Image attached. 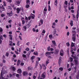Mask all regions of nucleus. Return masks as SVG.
<instances>
[{
    "label": "nucleus",
    "mask_w": 79,
    "mask_h": 79,
    "mask_svg": "<svg viewBox=\"0 0 79 79\" xmlns=\"http://www.w3.org/2000/svg\"><path fill=\"white\" fill-rule=\"evenodd\" d=\"M71 47H74V43H73V42H71Z\"/></svg>",
    "instance_id": "obj_32"
},
{
    "label": "nucleus",
    "mask_w": 79,
    "mask_h": 79,
    "mask_svg": "<svg viewBox=\"0 0 79 79\" xmlns=\"http://www.w3.org/2000/svg\"><path fill=\"white\" fill-rule=\"evenodd\" d=\"M72 57H73V59H76V58L77 57L76 56H74L73 55H72Z\"/></svg>",
    "instance_id": "obj_40"
},
{
    "label": "nucleus",
    "mask_w": 79,
    "mask_h": 79,
    "mask_svg": "<svg viewBox=\"0 0 79 79\" xmlns=\"http://www.w3.org/2000/svg\"><path fill=\"white\" fill-rule=\"evenodd\" d=\"M44 11H46V12H47V7H45L44 8Z\"/></svg>",
    "instance_id": "obj_41"
},
{
    "label": "nucleus",
    "mask_w": 79,
    "mask_h": 79,
    "mask_svg": "<svg viewBox=\"0 0 79 79\" xmlns=\"http://www.w3.org/2000/svg\"><path fill=\"white\" fill-rule=\"evenodd\" d=\"M49 37L50 39H53V36L52 35H49Z\"/></svg>",
    "instance_id": "obj_29"
},
{
    "label": "nucleus",
    "mask_w": 79,
    "mask_h": 79,
    "mask_svg": "<svg viewBox=\"0 0 79 79\" xmlns=\"http://www.w3.org/2000/svg\"><path fill=\"white\" fill-rule=\"evenodd\" d=\"M70 60L71 62H73V58L72 57H70Z\"/></svg>",
    "instance_id": "obj_39"
},
{
    "label": "nucleus",
    "mask_w": 79,
    "mask_h": 79,
    "mask_svg": "<svg viewBox=\"0 0 79 79\" xmlns=\"http://www.w3.org/2000/svg\"><path fill=\"white\" fill-rule=\"evenodd\" d=\"M53 33L54 35H55V34L56 33V29L55 28L54 29Z\"/></svg>",
    "instance_id": "obj_21"
},
{
    "label": "nucleus",
    "mask_w": 79,
    "mask_h": 79,
    "mask_svg": "<svg viewBox=\"0 0 79 79\" xmlns=\"http://www.w3.org/2000/svg\"><path fill=\"white\" fill-rule=\"evenodd\" d=\"M67 35H68V36H69V31H68L67 33Z\"/></svg>",
    "instance_id": "obj_56"
},
{
    "label": "nucleus",
    "mask_w": 79,
    "mask_h": 79,
    "mask_svg": "<svg viewBox=\"0 0 79 79\" xmlns=\"http://www.w3.org/2000/svg\"><path fill=\"white\" fill-rule=\"evenodd\" d=\"M30 17L31 19H34V18L35 17V15L31 14L30 15Z\"/></svg>",
    "instance_id": "obj_8"
},
{
    "label": "nucleus",
    "mask_w": 79,
    "mask_h": 79,
    "mask_svg": "<svg viewBox=\"0 0 79 79\" xmlns=\"http://www.w3.org/2000/svg\"><path fill=\"white\" fill-rule=\"evenodd\" d=\"M22 24H25V21L24 20H22Z\"/></svg>",
    "instance_id": "obj_51"
},
{
    "label": "nucleus",
    "mask_w": 79,
    "mask_h": 79,
    "mask_svg": "<svg viewBox=\"0 0 79 79\" xmlns=\"http://www.w3.org/2000/svg\"><path fill=\"white\" fill-rule=\"evenodd\" d=\"M29 6H30L29 5H26V8H29Z\"/></svg>",
    "instance_id": "obj_55"
},
{
    "label": "nucleus",
    "mask_w": 79,
    "mask_h": 79,
    "mask_svg": "<svg viewBox=\"0 0 79 79\" xmlns=\"http://www.w3.org/2000/svg\"><path fill=\"white\" fill-rule=\"evenodd\" d=\"M74 61L76 65H77V64H78V61L77 60V59H75V60Z\"/></svg>",
    "instance_id": "obj_24"
},
{
    "label": "nucleus",
    "mask_w": 79,
    "mask_h": 79,
    "mask_svg": "<svg viewBox=\"0 0 79 79\" xmlns=\"http://www.w3.org/2000/svg\"><path fill=\"white\" fill-rule=\"evenodd\" d=\"M21 66H23L24 65V63L22 62L20 64Z\"/></svg>",
    "instance_id": "obj_61"
},
{
    "label": "nucleus",
    "mask_w": 79,
    "mask_h": 79,
    "mask_svg": "<svg viewBox=\"0 0 79 79\" xmlns=\"http://www.w3.org/2000/svg\"><path fill=\"white\" fill-rule=\"evenodd\" d=\"M3 37L5 38H6V37H7V36H6V35L4 34L3 35Z\"/></svg>",
    "instance_id": "obj_43"
},
{
    "label": "nucleus",
    "mask_w": 79,
    "mask_h": 79,
    "mask_svg": "<svg viewBox=\"0 0 79 79\" xmlns=\"http://www.w3.org/2000/svg\"><path fill=\"white\" fill-rule=\"evenodd\" d=\"M50 55V52H47L45 53V55L46 56H48V55Z\"/></svg>",
    "instance_id": "obj_18"
},
{
    "label": "nucleus",
    "mask_w": 79,
    "mask_h": 79,
    "mask_svg": "<svg viewBox=\"0 0 79 79\" xmlns=\"http://www.w3.org/2000/svg\"><path fill=\"white\" fill-rule=\"evenodd\" d=\"M40 23H41V24H43V23H44V21H43V20H40Z\"/></svg>",
    "instance_id": "obj_53"
},
{
    "label": "nucleus",
    "mask_w": 79,
    "mask_h": 79,
    "mask_svg": "<svg viewBox=\"0 0 79 79\" xmlns=\"http://www.w3.org/2000/svg\"><path fill=\"white\" fill-rule=\"evenodd\" d=\"M11 22H12V20H10L8 21V23H10V24H11Z\"/></svg>",
    "instance_id": "obj_45"
},
{
    "label": "nucleus",
    "mask_w": 79,
    "mask_h": 79,
    "mask_svg": "<svg viewBox=\"0 0 79 79\" xmlns=\"http://www.w3.org/2000/svg\"><path fill=\"white\" fill-rule=\"evenodd\" d=\"M16 3H17V4H20V2L19 1H16Z\"/></svg>",
    "instance_id": "obj_59"
},
{
    "label": "nucleus",
    "mask_w": 79,
    "mask_h": 79,
    "mask_svg": "<svg viewBox=\"0 0 79 79\" xmlns=\"http://www.w3.org/2000/svg\"><path fill=\"white\" fill-rule=\"evenodd\" d=\"M16 12L18 14L19 13V12L20 11V9L19 8H17L16 9Z\"/></svg>",
    "instance_id": "obj_13"
},
{
    "label": "nucleus",
    "mask_w": 79,
    "mask_h": 79,
    "mask_svg": "<svg viewBox=\"0 0 79 79\" xmlns=\"http://www.w3.org/2000/svg\"><path fill=\"white\" fill-rule=\"evenodd\" d=\"M23 27L24 29H25V30H26V29H27V27H26V26Z\"/></svg>",
    "instance_id": "obj_62"
},
{
    "label": "nucleus",
    "mask_w": 79,
    "mask_h": 79,
    "mask_svg": "<svg viewBox=\"0 0 79 79\" xmlns=\"http://www.w3.org/2000/svg\"><path fill=\"white\" fill-rule=\"evenodd\" d=\"M5 16V14H2L1 15V17H3Z\"/></svg>",
    "instance_id": "obj_47"
},
{
    "label": "nucleus",
    "mask_w": 79,
    "mask_h": 79,
    "mask_svg": "<svg viewBox=\"0 0 79 79\" xmlns=\"http://www.w3.org/2000/svg\"><path fill=\"white\" fill-rule=\"evenodd\" d=\"M20 9L21 10H22V11L23 12V13H24V8L22 7H20Z\"/></svg>",
    "instance_id": "obj_28"
},
{
    "label": "nucleus",
    "mask_w": 79,
    "mask_h": 79,
    "mask_svg": "<svg viewBox=\"0 0 79 79\" xmlns=\"http://www.w3.org/2000/svg\"><path fill=\"white\" fill-rule=\"evenodd\" d=\"M37 58L38 59V61L40 60V57H38Z\"/></svg>",
    "instance_id": "obj_54"
},
{
    "label": "nucleus",
    "mask_w": 79,
    "mask_h": 79,
    "mask_svg": "<svg viewBox=\"0 0 79 79\" xmlns=\"http://www.w3.org/2000/svg\"><path fill=\"white\" fill-rule=\"evenodd\" d=\"M4 40V39L3 38V36L2 35L0 36V44L2 43V40Z\"/></svg>",
    "instance_id": "obj_3"
},
{
    "label": "nucleus",
    "mask_w": 79,
    "mask_h": 79,
    "mask_svg": "<svg viewBox=\"0 0 79 79\" xmlns=\"http://www.w3.org/2000/svg\"><path fill=\"white\" fill-rule=\"evenodd\" d=\"M33 79H36V77H35V76H33Z\"/></svg>",
    "instance_id": "obj_63"
},
{
    "label": "nucleus",
    "mask_w": 79,
    "mask_h": 79,
    "mask_svg": "<svg viewBox=\"0 0 79 79\" xmlns=\"http://www.w3.org/2000/svg\"><path fill=\"white\" fill-rule=\"evenodd\" d=\"M19 41H17V44L18 46H19Z\"/></svg>",
    "instance_id": "obj_49"
},
{
    "label": "nucleus",
    "mask_w": 79,
    "mask_h": 79,
    "mask_svg": "<svg viewBox=\"0 0 79 79\" xmlns=\"http://www.w3.org/2000/svg\"><path fill=\"white\" fill-rule=\"evenodd\" d=\"M9 56V53L8 52H7L6 53L5 56Z\"/></svg>",
    "instance_id": "obj_34"
},
{
    "label": "nucleus",
    "mask_w": 79,
    "mask_h": 79,
    "mask_svg": "<svg viewBox=\"0 0 79 79\" xmlns=\"http://www.w3.org/2000/svg\"><path fill=\"white\" fill-rule=\"evenodd\" d=\"M3 3H4V4H3L4 6H6V4L5 3V2H4Z\"/></svg>",
    "instance_id": "obj_57"
},
{
    "label": "nucleus",
    "mask_w": 79,
    "mask_h": 79,
    "mask_svg": "<svg viewBox=\"0 0 79 79\" xmlns=\"http://www.w3.org/2000/svg\"><path fill=\"white\" fill-rule=\"evenodd\" d=\"M59 69L61 71H62L63 70V67H60L59 68Z\"/></svg>",
    "instance_id": "obj_36"
},
{
    "label": "nucleus",
    "mask_w": 79,
    "mask_h": 79,
    "mask_svg": "<svg viewBox=\"0 0 79 79\" xmlns=\"http://www.w3.org/2000/svg\"><path fill=\"white\" fill-rule=\"evenodd\" d=\"M50 10H51V7L49 5H48V11H50Z\"/></svg>",
    "instance_id": "obj_27"
},
{
    "label": "nucleus",
    "mask_w": 79,
    "mask_h": 79,
    "mask_svg": "<svg viewBox=\"0 0 79 79\" xmlns=\"http://www.w3.org/2000/svg\"><path fill=\"white\" fill-rule=\"evenodd\" d=\"M61 57H60L59 58V62H58V63L59 64L60 66L61 65Z\"/></svg>",
    "instance_id": "obj_12"
},
{
    "label": "nucleus",
    "mask_w": 79,
    "mask_h": 79,
    "mask_svg": "<svg viewBox=\"0 0 79 79\" xmlns=\"http://www.w3.org/2000/svg\"><path fill=\"white\" fill-rule=\"evenodd\" d=\"M64 51L63 49H61L60 52V53H63Z\"/></svg>",
    "instance_id": "obj_50"
},
{
    "label": "nucleus",
    "mask_w": 79,
    "mask_h": 79,
    "mask_svg": "<svg viewBox=\"0 0 79 79\" xmlns=\"http://www.w3.org/2000/svg\"><path fill=\"white\" fill-rule=\"evenodd\" d=\"M30 23H28L27 24L25 25V26H26V27H27V28H29V27H30V26H31V25H30Z\"/></svg>",
    "instance_id": "obj_23"
},
{
    "label": "nucleus",
    "mask_w": 79,
    "mask_h": 79,
    "mask_svg": "<svg viewBox=\"0 0 79 79\" xmlns=\"http://www.w3.org/2000/svg\"><path fill=\"white\" fill-rule=\"evenodd\" d=\"M12 69L13 71L15 72L16 71V68H15V67H12Z\"/></svg>",
    "instance_id": "obj_31"
},
{
    "label": "nucleus",
    "mask_w": 79,
    "mask_h": 79,
    "mask_svg": "<svg viewBox=\"0 0 79 79\" xmlns=\"http://www.w3.org/2000/svg\"><path fill=\"white\" fill-rule=\"evenodd\" d=\"M25 50H26V51H29V48H27L25 49Z\"/></svg>",
    "instance_id": "obj_46"
},
{
    "label": "nucleus",
    "mask_w": 79,
    "mask_h": 79,
    "mask_svg": "<svg viewBox=\"0 0 79 79\" xmlns=\"http://www.w3.org/2000/svg\"><path fill=\"white\" fill-rule=\"evenodd\" d=\"M50 46H49L48 47L47 49H48V51H50Z\"/></svg>",
    "instance_id": "obj_42"
},
{
    "label": "nucleus",
    "mask_w": 79,
    "mask_h": 79,
    "mask_svg": "<svg viewBox=\"0 0 79 79\" xmlns=\"http://www.w3.org/2000/svg\"><path fill=\"white\" fill-rule=\"evenodd\" d=\"M79 10H78L77 11V14L76 15L77 21H78V18H79Z\"/></svg>",
    "instance_id": "obj_4"
},
{
    "label": "nucleus",
    "mask_w": 79,
    "mask_h": 79,
    "mask_svg": "<svg viewBox=\"0 0 79 79\" xmlns=\"http://www.w3.org/2000/svg\"><path fill=\"white\" fill-rule=\"evenodd\" d=\"M47 76V73L46 72H44L41 75V78L40 79H45Z\"/></svg>",
    "instance_id": "obj_1"
},
{
    "label": "nucleus",
    "mask_w": 79,
    "mask_h": 79,
    "mask_svg": "<svg viewBox=\"0 0 79 79\" xmlns=\"http://www.w3.org/2000/svg\"><path fill=\"white\" fill-rule=\"evenodd\" d=\"M43 66L44 69H45V70L46 69V67L45 66V65L44 64H43L42 65Z\"/></svg>",
    "instance_id": "obj_38"
},
{
    "label": "nucleus",
    "mask_w": 79,
    "mask_h": 79,
    "mask_svg": "<svg viewBox=\"0 0 79 79\" xmlns=\"http://www.w3.org/2000/svg\"><path fill=\"white\" fill-rule=\"evenodd\" d=\"M23 57L24 58H26V55L25 54H23L22 55Z\"/></svg>",
    "instance_id": "obj_44"
},
{
    "label": "nucleus",
    "mask_w": 79,
    "mask_h": 79,
    "mask_svg": "<svg viewBox=\"0 0 79 79\" xmlns=\"http://www.w3.org/2000/svg\"><path fill=\"white\" fill-rule=\"evenodd\" d=\"M27 69L29 71L31 70L32 71V70H33V68L32 67H31V66H29L27 68Z\"/></svg>",
    "instance_id": "obj_14"
},
{
    "label": "nucleus",
    "mask_w": 79,
    "mask_h": 79,
    "mask_svg": "<svg viewBox=\"0 0 79 79\" xmlns=\"http://www.w3.org/2000/svg\"><path fill=\"white\" fill-rule=\"evenodd\" d=\"M3 74H2V70L1 71V77H3Z\"/></svg>",
    "instance_id": "obj_52"
},
{
    "label": "nucleus",
    "mask_w": 79,
    "mask_h": 79,
    "mask_svg": "<svg viewBox=\"0 0 79 79\" xmlns=\"http://www.w3.org/2000/svg\"><path fill=\"white\" fill-rule=\"evenodd\" d=\"M28 74V73H27V72L24 71L23 72V76H26V75H27Z\"/></svg>",
    "instance_id": "obj_20"
},
{
    "label": "nucleus",
    "mask_w": 79,
    "mask_h": 79,
    "mask_svg": "<svg viewBox=\"0 0 79 79\" xmlns=\"http://www.w3.org/2000/svg\"><path fill=\"white\" fill-rule=\"evenodd\" d=\"M35 57L34 56H32L31 58V60H34V59H35Z\"/></svg>",
    "instance_id": "obj_33"
},
{
    "label": "nucleus",
    "mask_w": 79,
    "mask_h": 79,
    "mask_svg": "<svg viewBox=\"0 0 79 79\" xmlns=\"http://www.w3.org/2000/svg\"><path fill=\"white\" fill-rule=\"evenodd\" d=\"M2 6H0V13H2V11H5V7L3 5H2Z\"/></svg>",
    "instance_id": "obj_2"
},
{
    "label": "nucleus",
    "mask_w": 79,
    "mask_h": 79,
    "mask_svg": "<svg viewBox=\"0 0 79 79\" xmlns=\"http://www.w3.org/2000/svg\"><path fill=\"white\" fill-rule=\"evenodd\" d=\"M34 54L36 56H37L38 55V52L37 51H35L34 52Z\"/></svg>",
    "instance_id": "obj_26"
},
{
    "label": "nucleus",
    "mask_w": 79,
    "mask_h": 79,
    "mask_svg": "<svg viewBox=\"0 0 79 79\" xmlns=\"http://www.w3.org/2000/svg\"><path fill=\"white\" fill-rule=\"evenodd\" d=\"M42 33H43V34H45V30H43L42 31Z\"/></svg>",
    "instance_id": "obj_58"
},
{
    "label": "nucleus",
    "mask_w": 79,
    "mask_h": 79,
    "mask_svg": "<svg viewBox=\"0 0 79 79\" xmlns=\"http://www.w3.org/2000/svg\"><path fill=\"white\" fill-rule=\"evenodd\" d=\"M58 52H59V50L58 49H56L54 53L55 55H57L58 53Z\"/></svg>",
    "instance_id": "obj_9"
},
{
    "label": "nucleus",
    "mask_w": 79,
    "mask_h": 79,
    "mask_svg": "<svg viewBox=\"0 0 79 79\" xmlns=\"http://www.w3.org/2000/svg\"><path fill=\"white\" fill-rule=\"evenodd\" d=\"M17 72L18 73H19V74H21L22 73V70H21V69H18L17 70Z\"/></svg>",
    "instance_id": "obj_6"
},
{
    "label": "nucleus",
    "mask_w": 79,
    "mask_h": 79,
    "mask_svg": "<svg viewBox=\"0 0 79 79\" xmlns=\"http://www.w3.org/2000/svg\"><path fill=\"white\" fill-rule=\"evenodd\" d=\"M9 39L10 40H13V37H12V35H9Z\"/></svg>",
    "instance_id": "obj_17"
},
{
    "label": "nucleus",
    "mask_w": 79,
    "mask_h": 79,
    "mask_svg": "<svg viewBox=\"0 0 79 79\" xmlns=\"http://www.w3.org/2000/svg\"><path fill=\"white\" fill-rule=\"evenodd\" d=\"M66 45L67 47H69L70 45V44H69V42L66 43Z\"/></svg>",
    "instance_id": "obj_35"
},
{
    "label": "nucleus",
    "mask_w": 79,
    "mask_h": 79,
    "mask_svg": "<svg viewBox=\"0 0 79 79\" xmlns=\"http://www.w3.org/2000/svg\"><path fill=\"white\" fill-rule=\"evenodd\" d=\"M72 34H73V36H76V31L75 30H73L72 32Z\"/></svg>",
    "instance_id": "obj_7"
},
{
    "label": "nucleus",
    "mask_w": 79,
    "mask_h": 79,
    "mask_svg": "<svg viewBox=\"0 0 79 79\" xmlns=\"http://www.w3.org/2000/svg\"><path fill=\"white\" fill-rule=\"evenodd\" d=\"M2 60H5V59H6V58L5 57V56L4 55H3L2 56Z\"/></svg>",
    "instance_id": "obj_37"
},
{
    "label": "nucleus",
    "mask_w": 79,
    "mask_h": 79,
    "mask_svg": "<svg viewBox=\"0 0 79 79\" xmlns=\"http://www.w3.org/2000/svg\"><path fill=\"white\" fill-rule=\"evenodd\" d=\"M70 25L71 26H73V20L71 21V22L70 23Z\"/></svg>",
    "instance_id": "obj_25"
},
{
    "label": "nucleus",
    "mask_w": 79,
    "mask_h": 79,
    "mask_svg": "<svg viewBox=\"0 0 79 79\" xmlns=\"http://www.w3.org/2000/svg\"><path fill=\"white\" fill-rule=\"evenodd\" d=\"M54 4L56 6H57V5H58V1L57 0H55Z\"/></svg>",
    "instance_id": "obj_16"
},
{
    "label": "nucleus",
    "mask_w": 79,
    "mask_h": 79,
    "mask_svg": "<svg viewBox=\"0 0 79 79\" xmlns=\"http://www.w3.org/2000/svg\"><path fill=\"white\" fill-rule=\"evenodd\" d=\"M30 44V43H29V42H27L26 44V45H27L28 46H29V44Z\"/></svg>",
    "instance_id": "obj_60"
},
{
    "label": "nucleus",
    "mask_w": 79,
    "mask_h": 79,
    "mask_svg": "<svg viewBox=\"0 0 79 79\" xmlns=\"http://www.w3.org/2000/svg\"><path fill=\"white\" fill-rule=\"evenodd\" d=\"M38 64H39V61L38 60H37L36 62L35 68H37V67Z\"/></svg>",
    "instance_id": "obj_22"
},
{
    "label": "nucleus",
    "mask_w": 79,
    "mask_h": 79,
    "mask_svg": "<svg viewBox=\"0 0 79 79\" xmlns=\"http://www.w3.org/2000/svg\"><path fill=\"white\" fill-rule=\"evenodd\" d=\"M79 74L78 75H77L76 76V78L77 79H79Z\"/></svg>",
    "instance_id": "obj_48"
},
{
    "label": "nucleus",
    "mask_w": 79,
    "mask_h": 79,
    "mask_svg": "<svg viewBox=\"0 0 79 79\" xmlns=\"http://www.w3.org/2000/svg\"><path fill=\"white\" fill-rule=\"evenodd\" d=\"M20 63H21V60H18L16 64L17 66H19V64H20Z\"/></svg>",
    "instance_id": "obj_11"
},
{
    "label": "nucleus",
    "mask_w": 79,
    "mask_h": 79,
    "mask_svg": "<svg viewBox=\"0 0 79 79\" xmlns=\"http://www.w3.org/2000/svg\"><path fill=\"white\" fill-rule=\"evenodd\" d=\"M19 76V74H16V77H18Z\"/></svg>",
    "instance_id": "obj_64"
},
{
    "label": "nucleus",
    "mask_w": 79,
    "mask_h": 79,
    "mask_svg": "<svg viewBox=\"0 0 79 79\" xmlns=\"http://www.w3.org/2000/svg\"><path fill=\"white\" fill-rule=\"evenodd\" d=\"M52 44L54 45V46H56L57 45L56 44V42H55V41H52Z\"/></svg>",
    "instance_id": "obj_19"
},
{
    "label": "nucleus",
    "mask_w": 79,
    "mask_h": 79,
    "mask_svg": "<svg viewBox=\"0 0 79 79\" xmlns=\"http://www.w3.org/2000/svg\"><path fill=\"white\" fill-rule=\"evenodd\" d=\"M64 4L66 5V6H65L64 5V8H66L68 7V1H65Z\"/></svg>",
    "instance_id": "obj_5"
},
{
    "label": "nucleus",
    "mask_w": 79,
    "mask_h": 79,
    "mask_svg": "<svg viewBox=\"0 0 79 79\" xmlns=\"http://www.w3.org/2000/svg\"><path fill=\"white\" fill-rule=\"evenodd\" d=\"M7 14L8 16H12L13 15V12L12 11H11L10 12L7 13Z\"/></svg>",
    "instance_id": "obj_10"
},
{
    "label": "nucleus",
    "mask_w": 79,
    "mask_h": 79,
    "mask_svg": "<svg viewBox=\"0 0 79 79\" xmlns=\"http://www.w3.org/2000/svg\"><path fill=\"white\" fill-rule=\"evenodd\" d=\"M72 40L73 42H76V36H73Z\"/></svg>",
    "instance_id": "obj_15"
},
{
    "label": "nucleus",
    "mask_w": 79,
    "mask_h": 79,
    "mask_svg": "<svg viewBox=\"0 0 79 79\" xmlns=\"http://www.w3.org/2000/svg\"><path fill=\"white\" fill-rule=\"evenodd\" d=\"M26 3L28 5H30V1H29V0H27Z\"/></svg>",
    "instance_id": "obj_30"
}]
</instances>
